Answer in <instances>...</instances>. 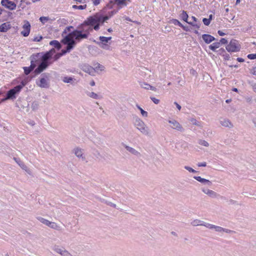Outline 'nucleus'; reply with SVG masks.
<instances>
[{
  "mask_svg": "<svg viewBox=\"0 0 256 256\" xmlns=\"http://www.w3.org/2000/svg\"><path fill=\"white\" fill-rule=\"evenodd\" d=\"M133 119L134 126L142 134L148 135L149 130L145 123L136 116L134 117Z\"/></svg>",
  "mask_w": 256,
  "mask_h": 256,
  "instance_id": "f257e3e1",
  "label": "nucleus"
},
{
  "mask_svg": "<svg viewBox=\"0 0 256 256\" xmlns=\"http://www.w3.org/2000/svg\"><path fill=\"white\" fill-rule=\"evenodd\" d=\"M62 42L64 44H66L68 50H72L76 44V42L73 38V36L72 32L68 34L65 38L62 40Z\"/></svg>",
  "mask_w": 256,
  "mask_h": 256,
  "instance_id": "f03ea898",
  "label": "nucleus"
},
{
  "mask_svg": "<svg viewBox=\"0 0 256 256\" xmlns=\"http://www.w3.org/2000/svg\"><path fill=\"white\" fill-rule=\"evenodd\" d=\"M41 76L42 77L40 80V81L36 82L37 85L42 88H48L50 84L48 80L50 76V74L44 73Z\"/></svg>",
  "mask_w": 256,
  "mask_h": 256,
  "instance_id": "7ed1b4c3",
  "label": "nucleus"
},
{
  "mask_svg": "<svg viewBox=\"0 0 256 256\" xmlns=\"http://www.w3.org/2000/svg\"><path fill=\"white\" fill-rule=\"evenodd\" d=\"M240 46L236 40H232L226 46V49L228 52H237L240 51Z\"/></svg>",
  "mask_w": 256,
  "mask_h": 256,
  "instance_id": "20e7f679",
  "label": "nucleus"
},
{
  "mask_svg": "<svg viewBox=\"0 0 256 256\" xmlns=\"http://www.w3.org/2000/svg\"><path fill=\"white\" fill-rule=\"evenodd\" d=\"M208 226H206V228H208L210 230L214 229L216 232L222 234L223 232H226L227 234H231L234 232V231L232 230L229 229L223 228L220 226H216L210 224H207Z\"/></svg>",
  "mask_w": 256,
  "mask_h": 256,
  "instance_id": "39448f33",
  "label": "nucleus"
},
{
  "mask_svg": "<svg viewBox=\"0 0 256 256\" xmlns=\"http://www.w3.org/2000/svg\"><path fill=\"white\" fill-rule=\"evenodd\" d=\"M100 14L96 13L93 16H90L87 19L84 21L85 24H86L90 26H93L97 22H100Z\"/></svg>",
  "mask_w": 256,
  "mask_h": 256,
  "instance_id": "423d86ee",
  "label": "nucleus"
},
{
  "mask_svg": "<svg viewBox=\"0 0 256 256\" xmlns=\"http://www.w3.org/2000/svg\"><path fill=\"white\" fill-rule=\"evenodd\" d=\"M74 40L78 42H80L82 39L88 38V34H84L80 31L78 30H76L72 32Z\"/></svg>",
  "mask_w": 256,
  "mask_h": 256,
  "instance_id": "0eeeda50",
  "label": "nucleus"
},
{
  "mask_svg": "<svg viewBox=\"0 0 256 256\" xmlns=\"http://www.w3.org/2000/svg\"><path fill=\"white\" fill-rule=\"evenodd\" d=\"M168 122L171 124L170 127L172 129H174L178 131L182 132L184 131V128L182 126L175 120H170Z\"/></svg>",
  "mask_w": 256,
  "mask_h": 256,
  "instance_id": "6e6552de",
  "label": "nucleus"
},
{
  "mask_svg": "<svg viewBox=\"0 0 256 256\" xmlns=\"http://www.w3.org/2000/svg\"><path fill=\"white\" fill-rule=\"evenodd\" d=\"M53 250L62 256H72L71 254L64 248H60L58 246H54Z\"/></svg>",
  "mask_w": 256,
  "mask_h": 256,
  "instance_id": "1a4fd4ad",
  "label": "nucleus"
},
{
  "mask_svg": "<svg viewBox=\"0 0 256 256\" xmlns=\"http://www.w3.org/2000/svg\"><path fill=\"white\" fill-rule=\"evenodd\" d=\"M78 28L80 31H81L82 33L87 34L88 36L90 34V31L92 30V28L90 26L86 24H85V22L80 25L78 27Z\"/></svg>",
  "mask_w": 256,
  "mask_h": 256,
  "instance_id": "9d476101",
  "label": "nucleus"
},
{
  "mask_svg": "<svg viewBox=\"0 0 256 256\" xmlns=\"http://www.w3.org/2000/svg\"><path fill=\"white\" fill-rule=\"evenodd\" d=\"M30 65H34V67L41 60V53H37L32 54L30 56Z\"/></svg>",
  "mask_w": 256,
  "mask_h": 256,
  "instance_id": "9b49d317",
  "label": "nucleus"
},
{
  "mask_svg": "<svg viewBox=\"0 0 256 256\" xmlns=\"http://www.w3.org/2000/svg\"><path fill=\"white\" fill-rule=\"evenodd\" d=\"M1 4L2 6L10 10H14L16 8V4L10 0H2Z\"/></svg>",
  "mask_w": 256,
  "mask_h": 256,
  "instance_id": "f8f14e48",
  "label": "nucleus"
},
{
  "mask_svg": "<svg viewBox=\"0 0 256 256\" xmlns=\"http://www.w3.org/2000/svg\"><path fill=\"white\" fill-rule=\"evenodd\" d=\"M22 28L23 30L21 32V34L24 36H28L29 35L30 30V24L28 21L25 20L24 22Z\"/></svg>",
  "mask_w": 256,
  "mask_h": 256,
  "instance_id": "ddd939ff",
  "label": "nucleus"
},
{
  "mask_svg": "<svg viewBox=\"0 0 256 256\" xmlns=\"http://www.w3.org/2000/svg\"><path fill=\"white\" fill-rule=\"evenodd\" d=\"M50 64L51 63H46L41 61L40 63L38 64V68L34 70V73L37 74H40L44 70H45Z\"/></svg>",
  "mask_w": 256,
  "mask_h": 256,
  "instance_id": "4468645a",
  "label": "nucleus"
},
{
  "mask_svg": "<svg viewBox=\"0 0 256 256\" xmlns=\"http://www.w3.org/2000/svg\"><path fill=\"white\" fill-rule=\"evenodd\" d=\"M201 190L202 192L203 193L206 194L208 196L211 198H216L218 196V194L215 192L214 191L212 190H210V189L205 188H202Z\"/></svg>",
  "mask_w": 256,
  "mask_h": 256,
  "instance_id": "2eb2a0df",
  "label": "nucleus"
},
{
  "mask_svg": "<svg viewBox=\"0 0 256 256\" xmlns=\"http://www.w3.org/2000/svg\"><path fill=\"white\" fill-rule=\"evenodd\" d=\"M82 70L88 74L94 76L95 72V70L94 68L89 66L88 64H84L82 66Z\"/></svg>",
  "mask_w": 256,
  "mask_h": 256,
  "instance_id": "dca6fc26",
  "label": "nucleus"
},
{
  "mask_svg": "<svg viewBox=\"0 0 256 256\" xmlns=\"http://www.w3.org/2000/svg\"><path fill=\"white\" fill-rule=\"evenodd\" d=\"M8 100H13L16 97V86L9 90L6 96Z\"/></svg>",
  "mask_w": 256,
  "mask_h": 256,
  "instance_id": "f3484780",
  "label": "nucleus"
},
{
  "mask_svg": "<svg viewBox=\"0 0 256 256\" xmlns=\"http://www.w3.org/2000/svg\"><path fill=\"white\" fill-rule=\"evenodd\" d=\"M220 122L222 126L226 128H231L234 127V125L232 122L227 118H221L220 120Z\"/></svg>",
  "mask_w": 256,
  "mask_h": 256,
  "instance_id": "a211bd4d",
  "label": "nucleus"
},
{
  "mask_svg": "<svg viewBox=\"0 0 256 256\" xmlns=\"http://www.w3.org/2000/svg\"><path fill=\"white\" fill-rule=\"evenodd\" d=\"M194 178L199 182L205 184L208 186H210L212 185V182L210 180L202 178L200 176H194Z\"/></svg>",
  "mask_w": 256,
  "mask_h": 256,
  "instance_id": "6ab92c4d",
  "label": "nucleus"
},
{
  "mask_svg": "<svg viewBox=\"0 0 256 256\" xmlns=\"http://www.w3.org/2000/svg\"><path fill=\"white\" fill-rule=\"evenodd\" d=\"M124 147L126 150L130 152V154L137 156H140V153L134 148L130 147L126 144L124 145Z\"/></svg>",
  "mask_w": 256,
  "mask_h": 256,
  "instance_id": "aec40b11",
  "label": "nucleus"
},
{
  "mask_svg": "<svg viewBox=\"0 0 256 256\" xmlns=\"http://www.w3.org/2000/svg\"><path fill=\"white\" fill-rule=\"evenodd\" d=\"M202 38L204 42L208 44L215 40V38L213 36L208 34H202Z\"/></svg>",
  "mask_w": 256,
  "mask_h": 256,
  "instance_id": "412c9836",
  "label": "nucleus"
},
{
  "mask_svg": "<svg viewBox=\"0 0 256 256\" xmlns=\"http://www.w3.org/2000/svg\"><path fill=\"white\" fill-rule=\"evenodd\" d=\"M28 106V102L25 99L19 100L18 102L17 103V106L19 108L24 109L27 108Z\"/></svg>",
  "mask_w": 256,
  "mask_h": 256,
  "instance_id": "4be33fe9",
  "label": "nucleus"
},
{
  "mask_svg": "<svg viewBox=\"0 0 256 256\" xmlns=\"http://www.w3.org/2000/svg\"><path fill=\"white\" fill-rule=\"evenodd\" d=\"M17 164L19 165V166L24 170L27 174L30 175L32 174V172L28 168V167L24 164V163L20 160L18 161Z\"/></svg>",
  "mask_w": 256,
  "mask_h": 256,
  "instance_id": "5701e85b",
  "label": "nucleus"
},
{
  "mask_svg": "<svg viewBox=\"0 0 256 256\" xmlns=\"http://www.w3.org/2000/svg\"><path fill=\"white\" fill-rule=\"evenodd\" d=\"M191 224L194 226H204L205 227H206V226H208L207 224H208V223H206V222H204L202 220L196 219V220H192L191 222Z\"/></svg>",
  "mask_w": 256,
  "mask_h": 256,
  "instance_id": "b1692460",
  "label": "nucleus"
},
{
  "mask_svg": "<svg viewBox=\"0 0 256 256\" xmlns=\"http://www.w3.org/2000/svg\"><path fill=\"white\" fill-rule=\"evenodd\" d=\"M52 58L50 56V52H46L45 54L42 55L41 53V61L46 63H51L49 62L50 60Z\"/></svg>",
  "mask_w": 256,
  "mask_h": 256,
  "instance_id": "393cba45",
  "label": "nucleus"
},
{
  "mask_svg": "<svg viewBox=\"0 0 256 256\" xmlns=\"http://www.w3.org/2000/svg\"><path fill=\"white\" fill-rule=\"evenodd\" d=\"M73 152L74 154L78 157L80 158H82V159L84 158L82 156H83V152L81 148H76L74 149Z\"/></svg>",
  "mask_w": 256,
  "mask_h": 256,
  "instance_id": "a878e982",
  "label": "nucleus"
},
{
  "mask_svg": "<svg viewBox=\"0 0 256 256\" xmlns=\"http://www.w3.org/2000/svg\"><path fill=\"white\" fill-rule=\"evenodd\" d=\"M48 226L57 230H61L60 226L54 222L50 221Z\"/></svg>",
  "mask_w": 256,
  "mask_h": 256,
  "instance_id": "bb28decb",
  "label": "nucleus"
},
{
  "mask_svg": "<svg viewBox=\"0 0 256 256\" xmlns=\"http://www.w3.org/2000/svg\"><path fill=\"white\" fill-rule=\"evenodd\" d=\"M115 2L118 6V9L121 8L124 6H126V0H115Z\"/></svg>",
  "mask_w": 256,
  "mask_h": 256,
  "instance_id": "cd10ccee",
  "label": "nucleus"
},
{
  "mask_svg": "<svg viewBox=\"0 0 256 256\" xmlns=\"http://www.w3.org/2000/svg\"><path fill=\"white\" fill-rule=\"evenodd\" d=\"M50 44L51 46H54L58 50H60L61 48V45L60 43L56 40H54L51 41L50 42Z\"/></svg>",
  "mask_w": 256,
  "mask_h": 256,
  "instance_id": "c85d7f7f",
  "label": "nucleus"
},
{
  "mask_svg": "<svg viewBox=\"0 0 256 256\" xmlns=\"http://www.w3.org/2000/svg\"><path fill=\"white\" fill-rule=\"evenodd\" d=\"M220 47V42H214L212 44L209 46V48L214 52L216 48H218Z\"/></svg>",
  "mask_w": 256,
  "mask_h": 256,
  "instance_id": "c756f323",
  "label": "nucleus"
},
{
  "mask_svg": "<svg viewBox=\"0 0 256 256\" xmlns=\"http://www.w3.org/2000/svg\"><path fill=\"white\" fill-rule=\"evenodd\" d=\"M35 68L34 65H30L29 67H24V69L26 74H28Z\"/></svg>",
  "mask_w": 256,
  "mask_h": 256,
  "instance_id": "7c9ffc66",
  "label": "nucleus"
},
{
  "mask_svg": "<svg viewBox=\"0 0 256 256\" xmlns=\"http://www.w3.org/2000/svg\"><path fill=\"white\" fill-rule=\"evenodd\" d=\"M36 219L44 224L48 226V222H50L48 220H46L41 216L36 217Z\"/></svg>",
  "mask_w": 256,
  "mask_h": 256,
  "instance_id": "2f4dec72",
  "label": "nucleus"
},
{
  "mask_svg": "<svg viewBox=\"0 0 256 256\" xmlns=\"http://www.w3.org/2000/svg\"><path fill=\"white\" fill-rule=\"evenodd\" d=\"M112 37H105V36H100L99 38L100 40L102 42V44H105L106 43L108 42L110 40Z\"/></svg>",
  "mask_w": 256,
  "mask_h": 256,
  "instance_id": "473e14b6",
  "label": "nucleus"
},
{
  "mask_svg": "<svg viewBox=\"0 0 256 256\" xmlns=\"http://www.w3.org/2000/svg\"><path fill=\"white\" fill-rule=\"evenodd\" d=\"M180 17L183 20L186 22H188V16L186 11L182 10V13L180 14Z\"/></svg>",
  "mask_w": 256,
  "mask_h": 256,
  "instance_id": "72a5a7b5",
  "label": "nucleus"
},
{
  "mask_svg": "<svg viewBox=\"0 0 256 256\" xmlns=\"http://www.w3.org/2000/svg\"><path fill=\"white\" fill-rule=\"evenodd\" d=\"M94 70H95V71L96 70H100V71H102L104 70V66H103L102 65L100 64L99 63H96L95 64H94Z\"/></svg>",
  "mask_w": 256,
  "mask_h": 256,
  "instance_id": "f704fd0d",
  "label": "nucleus"
},
{
  "mask_svg": "<svg viewBox=\"0 0 256 256\" xmlns=\"http://www.w3.org/2000/svg\"><path fill=\"white\" fill-rule=\"evenodd\" d=\"M100 22L103 24L104 22L108 20L110 17L108 16H103L100 14Z\"/></svg>",
  "mask_w": 256,
  "mask_h": 256,
  "instance_id": "c9c22d12",
  "label": "nucleus"
},
{
  "mask_svg": "<svg viewBox=\"0 0 256 256\" xmlns=\"http://www.w3.org/2000/svg\"><path fill=\"white\" fill-rule=\"evenodd\" d=\"M38 102H34L32 104L31 108L34 110H36L38 109Z\"/></svg>",
  "mask_w": 256,
  "mask_h": 256,
  "instance_id": "e433bc0d",
  "label": "nucleus"
},
{
  "mask_svg": "<svg viewBox=\"0 0 256 256\" xmlns=\"http://www.w3.org/2000/svg\"><path fill=\"white\" fill-rule=\"evenodd\" d=\"M88 96L94 99L97 100L100 98L99 96L96 94L94 92H90Z\"/></svg>",
  "mask_w": 256,
  "mask_h": 256,
  "instance_id": "4c0bfd02",
  "label": "nucleus"
},
{
  "mask_svg": "<svg viewBox=\"0 0 256 256\" xmlns=\"http://www.w3.org/2000/svg\"><path fill=\"white\" fill-rule=\"evenodd\" d=\"M7 30H8L7 25L6 23L2 24L0 26V32H5Z\"/></svg>",
  "mask_w": 256,
  "mask_h": 256,
  "instance_id": "58836bf2",
  "label": "nucleus"
},
{
  "mask_svg": "<svg viewBox=\"0 0 256 256\" xmlns=\"http://www.w3.org/2000/svg\"><path fill=\"white\" fill-rule=\"evenodd\" d=\"M73 78L72 77L65 76L63 78V82L66 83H70L72 80Z\"/></svg>",
  "mask_w": 256,
  "mask_h": 256,
  "instance_id": "ea45409f",
  "label": "nucleus"
},
{
  "mask_svg": "<svg viewBox=\"0 0 256 256\" xmlns=\"http://www.w3.org/2000/svg\"><path fill=\"white\" fill-rule=\"evenodd\" d=\"M49 18L48 16H41L40 18V20L42 24H45L47 21L49 20Z\"/></svg>",
  "mask_w": 256,
  "mask_h": 256,
  "instance_id": "a19ab883",
  "label": "nucleus"
},
{
  "mask_svg": "<svg viewBox=\"0 0 256 256\" xmlns=\"http://www.w3.org/2000/svg\"><path fill=\"white\" fill-rule=\"evenodd\" d=\"M140 86L143 88H144L146 90H149V87H150V84H146V82H140Z\"/></svg>",
  "mask_w": 256,
  "mask_h": 256,
  "instance_id": "79ce46f5",
  "label": "nucleus"
},
{
  "mask_svg": "<svg viewBox=\"0 0 256 256\" xmlns=\"http://www.w3.org/2000/svg\"><path fill=\"white\" fill-rule=\"evenodd\" d=\"M172 23L174 24V25H178L180 27H183V25L177 20L176 19H172Z\"/></svg>",
  "mask_w": 256,
  "mask_h": 256,
  "instance_id": "37998d69",
  "label": "nucleus"
},
{
  "mask_svg": "<svg viewBox=\"0 0 256 256\" xmlns=\"http://www.w3.org/2000/svg\"><path fill=\"white\" fill-rule=\"evenodd\" d=\"M198 143H199L200 144L204 146L208 147V146H209L208 143L206 141L204 140H200Z\"/></svg>",
  "mask_w": 256,
  "mask_h": 256,
  "instance_id": "c03bdc74",
  "label": "nucleus"
},
{
  "mask_svg": "<svg viewBox=\"0 0 256 256\" xmlns=\"http://www.w3.org/2000/svg\"><path fill=\"white\" fill-rule=\"evenodd\" d=\"M184 168L190 172L195 173L196 172V171L194 170L192 168L188 166H185Z\"/></svg>",
  "mask_w": 256,
  "mask_h": 256,
  "instance_id": "a18cd8bd",
  "label": "nucleus"
},
{
  "mask_svg": "<svg viewBox=\"0 0 256 256\" xmlns=\"http://www.w3.org/2000/svg\"><path fill=\"white\" fill-rule=\"evenodd\" d=\"M202 22L206 26H208L210 22V20L206 18H204L202 20Z\"/></svg>",
  "mask_w": 256,
  "mask_h": 256,
  "instance_id": "49530a36",
  "label": "nucleus"
},
{
  "mask_svg": "<svg viewBox=\"0 0 256 256\" xmlns=\"http://www.w3.org/2000/svg\"><path fill=\"white\" fill-rule=\"evenodd\" d=\"M42 39V36H38L34 38L32 40L34 42H40Z\"/></svg>",
  "mask_w": 256,
  "mask_h": 256,
  "instance_id": "de8ad7c7",
  "label": "nucleus"
},
{
  "mask_svg": "<svg viewBox=\"0 0 256 256\" xmlns=\"http://www.w3.org/2000/svg\"><path fill=\"white\" fill-rule=\"evenodd\" d=\"M151 100L155 104H158L160 102V100L154 97H150V98Z\"/></svg>",
  "mask_w": 256,
  "mask_h": 256,
  "instance_id": "09e8293b",
  "label": "nucleus"
},
{
  "mask_svg": "<svg viewBox=\"0 0 256 256\" xmlns=\"http://www.w3.org/2000/svg\"><path fill=\"white\" fill-rule=\"evenodd\" d=\"M191 25L192 26H193L196 27L197 29H198L200 28V22H198V23H191Z\"/></svg>",
  "mask_w": 256,
  "mask_h": 256,
  "instance_id": "8fccbe9b",
  "label": "nucleus"
},
{
  "mask_svg": "<svg viewBox=\"0 0 256 256\" xmlns=\"http://www.w3.org/2000/svg\"><path fill=\"white\" fill-rule=\"evenodd\" d=\"M248 58L250 60L256 59V53L254 54H250L248 56Z\"/></svg>",
  "mask_w": 256,
  "mask_h": 256,
  "instance_id": "3c124183",
  "label": "nucleus"
},
{
  "mask_svg": "<svg viewBox=\"0 0 256 256\" xmlns=\"http://www.w3.org/2000/svg\"><path fill=\"white\" fill-rule=\"evenodd\" d=\"M140 113H141L142 115L143 116H144V117H147L148 116V112L146 111H144L142 108L140 110Z\"/></svg>",
  "mask_w": 256,
  "mask_h": 256,
  "instance_id": "603ef678",
  "label": "nucleus"
},
{
  "mask_svg": "<svg viewBox=\"0 0 256 256\" xmlns=\"http://www.w3.org/2000/svg\"><path fill=\"white\" fill-rule=\"evenodd\" d=\"M191 122L193 124L200 126V122H198L196 119L192 118L191 120Z\"/></svg>",
  "mask_w": 256,
  "mask_h": 256,
  "instance_id": "864d4df0",
  "label": "nucleus"
},
{
  "mask_svg": "<svg viewBox=\"0 0 256 256\" xmlns=\"http://www.w3.org/2000/svg\"><path fill=\"white\" fill-rule=\"evenodd\" d=\"M70 50H68V46H66V50H62L61 51V52L59 53L60 54H62V56L65 54H66L67 52H69Z\"/></svg>",
  "mask_w": 256,
  "mask_h": 256,
  "instance_id": "5fc2aeb1",
  "label": "nucleus"
},
{
  "mask_svg": "<svg viewBox=\"0 0 256 256\" xmlns=\"http://www.w3.org/2000/svg\"><path fill=\"white\" fill-rule=\"evenodd\" d=\"M113 4H114V2L112 0H110L109 3H108L106 5V6L108 8H112V6H113Z\"/></svg>",
  "mask_w": 256,
  "mask_h": 256,
  "instance_id": "6e6d98bb",
  "label": "nucleus"
},
{
  "mask_svg": "<svg viewBox=\"0 0 256 256\" xmlns=\"http://www.w3.org/2000/svg\"><path fill=\"white\" fill-rule=\"evenodd\" d=\"M118 12L116 10H113L108 12L109 16L111 18L113 15L116 14Z\"/></svg>",
  "mask_w": 256,
  "mask_h": 256,
  "instance_id": "4d7b16f0",
  "label": "nucleus"
},
{
  "mask_svg": "<svg viewBox=\"0 0 256 256\" xmlns=\"http://www.w3.org/2000/svg\"><path fill=\"white\" fill-rule=\"evenodd\" d=\"M100 22H97L94 26V29L96 30H98L100 28Z\"/></svg>",
  "mask_w": 256,
  "mask_h": 256,
  "instance_id": "13d9d810",
  "label": "nucleus"
},
{
  "mask_svg": "<svg viewBox=\"0 0 256 256\" xmlns=\"http://www.w3.org/2000/svg\"><path fill=\"white\" fill-rule=\"evenodd\" d=\"M60 56H62V54H60L59 53H58L54 55V60H57L60 58Z\"/></svg>",
  "mask_w": 256,
  "mask_h": 256,
  "instance_id": "bf43d9fd",
  "label": "nucleus"
},
{
  "mask_svg": "<svg viewBox=\"0 0 256 256\" xmlns=\"http://www.w3.org/2000/svg\"><path fill=\"white\" fill-rule=\"evenodd\" d=\"M47 52H50V56L52 57L53 54L56 52V50L54 48H52L50 50Z\"/></svg>",
  "mask_w": 256,
  "mask_h": 256,
  "instance_id": "052dcab7",
  "label": "nucleus"
},
{
  "mask_svg": "<svg viewBox=\"0 0 256 256\" xmlns=\"http://www.w3.org/2000/svg\"><path fill=\"white\" fill-rule=\"evenodd\" d=\"M220 42V44H226L228 43V40L226 38H222L220 39V42Z\"/></svg>",
  "mask_w": 256,
  "mask_h": 256,
  "instance_id": "680f3d73",
  "label": "nucleus"
},
{
  "mask_svg": "<svg viewBox=\"0 0 256 256\" xmlns=\"http://www.w3.org/2000/svg\"><path fill=\"white\" fill-rule=\"evenodd\" d=\"M86 8V4L78 6V9L84 10Z\"/></svg>",
  "mask_w": 256,
  "mask_h": 256,
  "instance_id": "e2e57ef3",
  "label": "nucleus"
},
{
  "mask_svg": "<svg viewBox=\"0 0 256 256\" xmlns=\"http://www.w3.org/2000/svg\"><path fill=\"white\" fill-rule=\"evenodd\" d=\"M198 166H206V162H200L198 163Z\"/></svg>",
  "mask_w": 256,
  "mask_h": 256,
  "instance_id": "0e129e2a",
  "label": "nucleus"
},
{
  "mask_svg": "<svg viewBox=\"0 0 256 256\" xmlns=\"http://www.w3.org/2000/svg\"><path fill=\"white\" fill-rule=\"evenodd\" d=\"M72 28H73V26H68L66 28L64 32L66 33V30L70 32L71 29H72Z\"/></svg>",
  "mask_w": 256,
  "mask_h": 256,
  "instance_id": "69168bd1",
  "label": "nucleus"
},
{
  "mask_svg": "<svg viewBox=\"0 0 256 256\" xmlns=\"http://www.w3.org/2000/svg\"><path fill=\"white\" fill-rule=\"evenodd\" d=\"M224 58L225 60H228L230 58V56L228 54H224Z\"/></svg>",
  "mask_w": 256,
  "mask_h": 256,
  "instance_id": "338daca9",
  "label": "nucleus"
},
{
  "mask_svg": "<svg viewBox=\"0 0 256 256\" xmlns=\"http://www.w3.org/2000/svg\"><path fill=\"white\" fill-rule=\"evenodd\" d=\"M92 0L93 2V4L95 6L98 4L100 3V0Z\"/></svg>",
  "mask_w": 256,
  "mask_h": 256,
  "instance_id": "774afa93",
  "label": "nucleus"
}]
</instances>
